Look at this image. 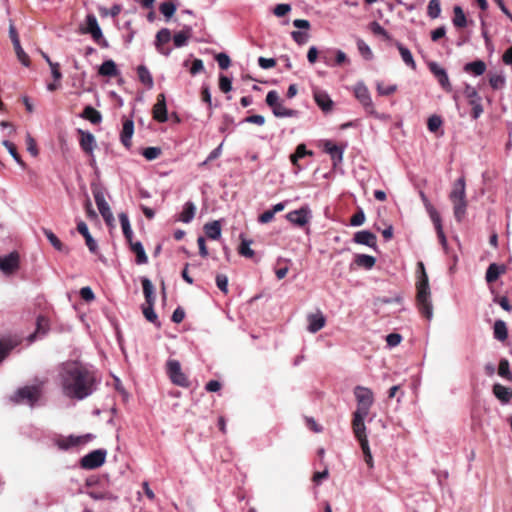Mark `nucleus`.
<instances>
[{
    "label": "nucleus",
    "mask_w": 512,
    "mask_h": 512,
    "mask_svg": "<svg viewBox=\"0 0 512 512\" xmlns=\"http://www.w3.org/2000/svg\"><path fill=\"white\" fill-rule=\"evenodd\" d=\"M428 67H429L430 72L438 80V83L440 84V86L447 92H450L452 90V86H451V83H450V80H449L446 70L436 62H430L428 64Z\"/></svg>",
    "instance_id": "f8f14e48"
},
{
    "label": "nucleus",
    "mask_w": 512,
    "mask_h": 512,
    "mask_svg": "<svg viewBox=\"0 0 512 512\" xmlns=\"http://www.w3.org/2000/svg\"><path fill=\"white\" fill-rule=\"evenodd\" d=\"M219 88L222 92L228 93L232 90V81L230 78L224 75H220Z\"/></svg>",
    "instance_id": "338daca9"
},
{
    "label": "nucleus",
    "mask_w": 512,
    "mask_h": 512,
    "mask_svg": "<svg viewBox=\"0 0 512 512\" xmlns=\"http://www.w3.org/2000/svg\"><path fill=\"white\" fill-rule=\"evenodd\" d=\"M2 145L7 149L9 154L12 156L14 161L23 169L26 168L25 162L22 160L21 156L19 155L16 146L9 140H3Z\"/></svg>",
    "instance_id": "a19ab883"
},
{
    "label": "nucleus",
    "mask_w": 512,
    "mask_h": 512,
    "mask_svg": "<svg viewBox=\"0 0 512 512\" xmlns=\"http://www.w3.org/2000/svg\"><path fill=\"white\" fill-rule=\"evenodd\" d=\"M77 132L80 134V147L87 154H93L96 146V140L94 135L90 131L78 129Z\"/></svg>",
    "instance_id": "dca6fc26"
},
{
    "label": "nucleus",
    "mask_w": 512,
    "mask_h": 512,
    "mask_svg": "<svg viewBox=\"0 0 512 512\" xmlns=\"http://www.w3.org/2000/svg\"><path fill=\"white\" fill-rule=\"evenodd\" d=\"M442 125V119L439 116L433 115L428 118L427 126L430 132H436Z\"/></svg>",
    "instance_id": "052dcab7"
},
{
    "label": "nucleus",
    "mask_w": 512,
    "mask_h": 512,
    "mask_svg": "<svg viewBox=\"0 0 512 512\" xmlns=\"http://www.w3.org/2000/svg\"><path fill=\"white\" fill-rule=\"evenodd\" d=\"M107 456V450L104 448L95 449L80 459V467L87 470L97 469L101 467Z\"/></svg>",
    "instance_id": "423d86ee"
},
{
    "label": "nucleus",
    "mask_w": 512,
    "mask_h": 512,
    "mask_svg": "<svg viewBox=\"0 0 512 512\" xmlns=\"http://www.w3.org/2000/svg\"><path fill=\"white\" fill-rule=\"evenodd\" d=\"M487 69L486 63L482 60H476L466 63L463 67L464 72L473 76H481Z\"/></svg>",
    "instance_id": "bb28decb"
},
{
    "label": "nucleus",
    "mask_w": 512,
    "mask_h": 512,
    "mask_svg": "<svg viewBox=\"0 0 512 512\" xmlns=\"http://www.w3.org/2000/svg\"><path fill=\"white\" fill-rule=\"evenodd\" d=\"M354 396L357 401V407L354 412L368 415L370 408L374 403V394L372 390L358 385L354 388Z\"/></svg>",
    "instance_id": "39448f33"
},
{
    "label": "nucleus",
    "mask_w": 512,
    "mask_h": 512,
    "mask_svg": "<svg viewBox=\"0 0 512 512\" xmlns=\"http://www.w3.org/2000/svg\"><path fill=\"white\" fill-rule=\"evenodd\" d=\"M192 35V28L191 27H185L183 30L177 32L173 36V42L174 46L176 48H181L187 45L188 39Z\"/></svg>",
    "instance_id": "c85d7f7f"
},
{
    "label": "nucleus",
    "mask_w": 512,
    "mask_h": 512,
    "mask_svg": "<svg viewBox=\"0 0 512 512\" xmlns=\"http://www.w3.org/2000/svg\"><path fill=\"white\" fill-rule=\"evenodd\" d=\"M141 154L149 161L157 159L161 154L159 147H147L144 148Z\"/></svg>",
    "instance_id": "13d9d810"
},
{
    "label": "nucleus",
    "mask_w": 512,
    "mask_h": 512,
    "mask_svg": "<svg viewBox=\"0 0 512 512\" xmlns=\"http://www.w3.org/2000/svg\"><path fill=\"white\" fill-rule=\"evenodd\" d=\"M121 122L122 130L120 132V141L123 146L128 149V117L123 115Z\"/></svg>",
    "instance_id": "603ef678"
},
{
    "label": "nucleus",
    "mask_w": 512,
    "mask_h": 512,
    "mask_svg": "<svg viewBox=\"0 0 512 512\" xmlns=\"http://www.w3.org/2000/svg\"><path fill=\"white\" fill-rule=\"evenodd\" d=\"M272 111L273 114L279 118L295 117L297 115L296 110L286 108L281 102L274 109H272Z\"/></svg>",
    "instance_id": "c03bdc74"
},
{
    "label": "nucleus",
    "mask_w": 512,
    "mask_h": 512,
    "mask_svg": "<svg viewBox=\"0 0 512 512\" xmlns=\"http://www.w3.org/2000/svg\"><path fill=\"white\" fill-rule=\"evenodd\" d=\"M357 48L360 52V54L366 59L371 60L373 58V53L370 47L362 40H357Z\"/></svg>",
    "instance_id": "5fc2aeb1"
},
{
    "label": "nucleus",
    "mask_w": 512,
    "mask_h": 512,
    "mask_svg": "<svg viewBox=\"0 0 512 512\" xmlns=\"http://www.w3.org/2000/svg\"><path fill=\"white\" fill-rule=\"evenodd\" d=\"M49 330V320L44 315H38L36 318V331L29 336L30 340H34L37 333L45 335Z\"/></svg>",
    "instance_id": "58836bf2"
},
{
    "label": "nucleus",
    "mask_w": 512,
    "mask_h": 512,
    "mask_svg": "<svg viewBox=\"0 0 512 512\" xmlns=\"http://www.w3.org/2000/svg\"><path fill=\"white\" fill-rule=\"evenodd\" d=\"M396 90H397V86L394 84L384 86L380 82L377 83V91H378L379 95H381V96H389V95L393 94Z\"/></svg>",
    "instance_id": "680f3d73"
},
{
    "label": "nucleus",
    "mask_w": 512,
    "mask_h": 512,
    "mask_svg": "<svg viewBox=\"0 0 512 512\" xmlns=\"http://www.w3.org/2000/svg\"><path fill=\"white\" fill-rule=\"evenodd\" d=\"M13 47H14L15 53L17 55V58L21 62V64L25 67H29L30 59H29V56L23 50L21 43H18L16 45H14Z\"/></svg>",
    "instance_id": "3c124183"
},
{
    "label": "nucleus",
    "mask_w": 512,
    "mask_h": 512,
    "mask_svg": "<svg viewBox=\"0 0 512 512\" xmlns=\"http://www.w3.org/2000/svg\"><path fill=\"white\" fill-rule=\"evenodd\" d=\"M204 231L208 238L217 240L221 236V224L215 220L204 225Z\"/></svg>",
    "instance_id": "473e14b6"
},
{
    "label": "nucleus",
    "mask_w": 512,
    "mask_h": 512,
    "mask_svg": "<svg viewBox=\"0 0 512 512\" xmlns=\"http://www.w3.org/2000/svg\"><path fill=\"white\" fill-rule=\"evenodd\" d=\"M368 415L361 413H353L352 419V430L355 438L359 441V444L362 445L364 442L368 443L366 426H365V418Z\"/></svg>",
    "instance_id": "1a4fd4ad"
},
{
    "label": "nucleus",
    "mask_w": 512,
    "mask_h": 512,
    "mask_svg": "<svg viewBox=\"0 0 512 512\" xmlns=\"http://www.w3.org/2000/svg\"><path fill=\"white\" fill-rule=\"evenodd\" d=\"M167 373L171 379V381L182 387H186L189 385V381L186 375L181 370V365L178 360L170 359L167 361Z\"/></svg>",
    "instance_id": "6e6552de"
},
{
    "label": "nucleus",
    "mask_w": 512,
    "mask_h": 512,
    "mask_svg": "<svg viewBox=\"0 0 512 512\" xmlns=\"http://www.w3.org/2000/svg\"><path fill=\"white\" fill-rule=\"evenodd\" d=\"M396 47L399 50V53L401 55V58H402L403 62L408 67H410L411 69L415 70L416 69V62H415V60L413 58V55H412L411 51L408 48H406L404 45H402L400 42L396 43Z\"/></svg>",
    "instance_id": "7c9ffc66"
},
{
    "label": "nucleus",
    "mask_w": 512,
    "mask_h": 512,
    "mask_svg": "<svg viewBox=\"0 0 512 512\" xmlns=\"http://www.w3.org/2000/svg\"><path fill=\"white\" fill-rule=\"evenodd\" d=\"M452 23L456 28H465L467 26V18L461 6L456 5L453 8Z\"/></svg>",
    "instance_id": "2f4dec72"
},
{
    "label": "nucleus",
    "mask_w": 512,
    "mask_h": 512,
    "mask_svg": "<svg viewBox=\"0 0 512 512\" xmlns=\"http://www.w3.org/2000/svg\"><path fill=\"white\" fill-rule=\"evenodd\" d=\"M20 257L18 252L12 251L7 255L0 256V270L5 275H11L19 269Z\"/></svg>",
    "instance_id": "9d476101"
},
{
    "label": "nucleus",
    "mask_w": 512,
    "mask_h": 512,
    "mask_svg": "<svg viewBox=\"0 0 512 512\" xmlns=\"http://www.w3.org/2000/svg\"><path fill=\"white\" fill-rule=\"evenodd\" d=\"M130 250L135 253L136 263L138 265L146 264L148 262V257L141 242L132 243L130 241Z\"/></svg>",
    "instance_id": "f704fd0d"
},
{
    "label": "nucleus",
    "mask_w": 512,
    "mask_h": 512,
    "mask_svg": "<svg viewBox=\"0 0 512 512\" xmlns=\"http://www.w3.org/2000/svg\"><path fill=\"white\" fill-rule=\"evenodd\" d=\"M171 39L172 35L168 28H162L157 32L155 38V47L160 54L164 56L170 55L171 49L165 48V44L169 43Z\"/></svg>",
    "instance_id": "4468645a"
},
{
    "label": "nucleus",
    "mask_w": 512,
    "mask_h": 512,
    "mask_svg": "<svg viewBox=\"0 0 512 512\" xmlns=\"http://www.w3.org/2000/svg\"><path fill=\"white\" fill-rule=\"evenodd\" d=\"M506 272V266L503 264L491 263L485 274V279L487 283L495 282L501 274Z\"/></svg>",
    "instance_id": "5701e85b"
},
{
    "label": "nucleus",
    "mask_w": 512,
    "mask_h": 512,
    "mask_svg": "<svg viewBox=\"0 0 512 512\" xmlns=\"http://www.w3.org/2000/svg\"><path fill=\"white\" fill-rule=\"evenodd\" d=\"M361 446V450L364 454V461L365 463L370 467V468H373V457H372V453H371V450H370V447H369V443H363Z\"/></svg>",
    "instance_id": "e2e57ef3"
},
{
    "label": "nucleus",
    "mask_w": 512,
    "mask_h": 512,
    "mask_svg": "<svg viewBox=\"0 0 512 512\" xmlns=\"http://www.w3.org/2000/svg\"><path fill=\"white\" fill-rule=\"evenodd\" d=\"M354 263L358 267H363L366 270H370L374 267L376 263V258L374 256L367 254H357L355 256Z\"/></svg>",
    "instance_id": "72a5a7b5"
},
{
    "label": "nucleus",
    "mask_w": 512,
    "mask_h": 512,
    "mask_svg": "<svg viewBox=\"0 0 512 512\" xmlns=\"http://www.w3.org/2000/svg\"><path fill=\"white\" fill-rule=\"evenodd\" d=\"M308 320V331L310 333H316L320 331L326 323V319L321 312L316 314H309L307 317Z\"/></svg>",
    "instance_id": "412c9836"
},
{
    "label": "nucleus",
    "mask_w": 512,
    "mask_h": 512,
    "mask_svg": "<svg viewBox=\"0 0 512 512\" xmlns=\"http://www.w3.org/2000/svg\"><path fill=\"white\" fill-rule=\"evenodd\" d=\"M313 98L323 112L327 113L332 110L333 101L326 91L314 89Z\"/></svg>",
    "instance_id": "2eb2a0df"
},
{
    "label": "nucleus",
    "mask_w": 512,
    "mask_h": 512,
    "mask_svg": "<svg viewBox=\"0 0 512 512\" xmlns=\"http://www.w3.org/2000/svg\"><path fill=\"white\" fill-rule=\"evenodd\" d=\"M83 493H86L89 497H91L94 500H109V501H117L118 497L108 491H98V490H87L82 491Z\"/></svg>",
    "instance_id": "ea45409f"
},
{
    "label": "nucleus",
    "mask_w": 512,
    "mask_h": 512,
    "mask_svg": "<svg viewBox=\"0 0 512 512\" xmlns=\"http://www.w3.org/2000/svg\"><path fill=\"white\" fill-rule=\"evenodd\" d=\"M80 117L90 121L92 124H99L102 121L101 113L91 105H87L83 109L82 113L80 114Z\"/></svg>",
    "instance_id": "cd10ccee"
},
{
    "label": "nucleus",
    "mask_w": 512,
    "mask_h": 512,
    "mask_svg": "<svg viewBox=\"0 0 512 512\" xmlns=\"http://www.w3.org/2000/svg\"><path fill=\"white\" fill-rule=\"evenodd\" d=\"M353 240L357 244L366 245L370 248H375L377 244L376 236L368 230H361L356 232L354 234Z\"/></svg>",
    "instance_id": "aec40b11"
},
{
    "label": "nucleus",
    "mask_w": 512,
    "mask_h": 512,
    "mask_svg": "<svg viewBox=\"0 0 512 512\" xmlns=\"http://www.w3.org/2000/svg\"><path fill=\"white\" fill-rule=\"evenodd\" d=\"M251 243L250 240L243 239L239 247V254L247 258H252L254 256V250L250 247Z\"/></svg>",
    "instance_id": "6e6d98bb"
},
{
    "label": "nucleus",
    "mask_w": 512,
    "mask_h": 512,
    "mask_svg": "<svg viewBox=\"0 0 512 512\" xmlns=\"http://www.w3.org/2000/svg\"><path fill=\"white\" fill-rule=\"evenodd\" d=\"M91 191L97 205V208L102 217L111 214L109 204L105 200L106 190L100 183L93 182L91 184Z\"/></svg>",
    "instance_id": "0eeeda50"
},
{
    "label": "nucleus",
    "mask_w": 512,
    "mask_h": 512,
    "mask_svg": "<svg viewBox=\"0 0 512 512\" xmlns=\"http://www.w3.org/2000/svg\"><path fill=\"white\" fill-rule=\"evenodd\" d=\"M77 231L85 238L86 245L91 253H96L98 244L89 232L87 224L80 220L77 223Z\"/></svg>",
    "instance_id": "6ab92c4d"
},
{
    "label": "nucleus",
    "mask_w": 512,
    "mask_h": 512,
    "mask_svg": "<svg viewBox=\"0 0 512 512\" xmlns=\"http://www.w3.org/2000/svg\"><path fill=\"white\" fill-rule=\"evenodd\" d=\"M18 343L12 339L0 341V364L10 355Z\"/></svg>",
    "instance_id": "4c0bfd02"
},
{
    "label": "nucleus",
    "mask_w": 512,
    "mask_h": 512,
    "mask_svg": "<svg viewBox=\"0 0 512 512\" xmlns=\"http://www.w3.org/2000/svg\"><path fill=\"white\" fill-rule=\"evenodd\" d=\"M153 117L155 120L161 123L166 122L168 119L164 94H159L157 97V102L153 107Z\"/></svg>",
    "instance_id": "a211bd4d"
},
{
    "label": "nucleus",
    "mask_w": 512,
    "mask_h": 512,
    "mask_svg": "<svg viewBox=\"0 0 512 512\" xmlns=\"http://www.w3.org/2000/svg\"><path fill=\"white\" fill-rule=\"evenodd\" d=\"M42 232L55 250L65 254L69 253V248L65 246L50 229L42 228Z\"/></svg>",
    "instance_id": "a878e982"
},
{
    "label": "nucleus",
    "mask_w": 512,
    "mask_h": 512,
    "mask_svg": "<svg viewBox=\"0 0 512 512\" xmlns=\"http://www.w3.org/2000/svg\"><path fill=\"white\" fill-rule=\"evenodd\" d=\"M79 295L86 302H91L95 299V294L89 286L82 287L79 291Z\"/></svg>",
    "instance_id": "0e129e2a"
},
{
    "label": "nucleus",
    "mask_w": 512,
    "mask_h": 512,
    "mask_svg": "<svg viewBox=\"0 0 512 512\" xmlns=\"http://www.w3.org/2000/svg\"><path fill=\"white\" fill-rule=\"evenodd\" d=\"M63 394L71 399L83 400L96 389L94 375L78 362H66L59 372Z\"/></svg>",
    "instance_id": "f257e3e1"
},
{
    "label": "nucleus",
    "mask_w": 512,
    "mask_h": 512,
    "mask_svg": "<svg viewBox=\"0 0 512 512\" xmlns=\"http://www.w3.org/2000/svg\"><path fill=\"white\" fill-rule=\"evenodd\" d=\"M354 95L369 113H374V105L370 92L363 82H358L354 87Z\"/></svg>",
    "instance_id": "9b49d317"
},
{
    "label": "nucleus",
    "mask_w": 512,
    "mask_h": 512,
    "mask_svg": "<svg viewBox=\"0 0 512 512\" xmlns=\"http://www.w3.org/2000/svg\"><path fill=\"white\" fill-rule=\"evenodd\" d=\"M56 444L60 450L66 451L72 447L78 446L79 438H77L75 435H69L66 438L58 440Z\"/></svg>",
    "instance_id": "37998d69"
},
{
    "label": "nucleus",
    "mask_w": 512,
    "mask_h": 512,
    "mask_svg": "<svg viewBox=\"0 0 512 512\" xmlns=\"http://www.w3.org/2000/svg\"><path fill=\"white\" fill-rule=\"evenodd\" d=\"M142 312L147 321L160 327L161 323L158 321V316L154 311V302H146V304L142 306Z\"/></svg>",
    "instance_id": "c9c22d12"
},
{
    "label": "nucleus",
    "mask_w": 512,
    "mask_h": 512,
    "mask_svg": "<svg viewBox=\"0 0 512 512\" xmlns=\"http://www.w3.org/2000/svg\"><path fill=\"white\" fill-rule=\"evenodd\" d=\"M137 75H138L139 81L144 86H146V88L151 89L153 87V85H154L153 77L146 66H144V65L138 66Z\"/></svg>",
    "instance_id": "c756f323"
},
{
    "label": "nucleus",
    "mask_w": 512,
    "mask_h": 512,
    "mask_svg": "<svg viewBox=\"0 0 512 512\" xmlns=\"http://www.w3.org/2000/svg\"><path fill=\"white\" fill-rule=\"evenodd\" d=\"M498 374L502 378L511 381L512 380V372L510 371L509 362L507 359H501L498 367Z\"/></svg>",
    "instance_id": "8fccbe9b"
},
{
    "label": "nucleus",
    "mask_w": 512,
    "mask_h": 512,
    "mask_svg": "<svg viewBox=\"0 0 512 512\" xmlns=\"http://www.w3.org/2000/svg\"><path fill=\"white\" fill-rule=\"evenodd\" d=\"M160 12L167 18V19H170L175 11H176V6L175 4H173L172 2H163L160 7Z\"/></svg>",
    "instance_id": "4d7b16f0"
},
{
    "label": "nucleus",
    "mask_w": 512,
    "mask_h": 512,
    "mask_svg": "<svg viewBox=\"0 0 512 512\" xmlns=\"http://www.w3.org/2000/svg\"><path fill=\"white\" fill-rule=\"evenodd\" d=\"M463 93L464 96L468 99L469 104H472V102L475 101H482V98L478 94L476 88L471 86L470 84H465Z\"/></svg>",
    "instance_id": "09e8293b"
},
{
    "label": "nucleus",
    "mask_w": 512,
    "mask_h": 512,
    "mask_svg": "<svg viewBox=\"0 0 512 512\" xmlns=\"http://www.w3.org/2000/svg\"><path fill=\"white\" fill-rule=\"evenodd\" d=\"M493 394L502 404H507L512 399V389L499 383L493 385Z\"/></svg>",
    "instance_id": "b1692460"
},
{
    "label": "nucleus",
    "mask_w": 512,
    "mask_h": 512,
    "mask_svg": "<svg viewBox=\"0 0 512 512\" xmlns=\"http://www.w3.org/2000/svg\"><path fill=\"white\" fill-rule=\"evenodd\" d=\"M416 302L419 311L428 320L433 317V306L431 301V291L429 286L428 275L425 270L424 263L419 261L416 269Z\"/></svg>",
    "instance_id": "f03ea898"
},
{
    "label": "nucleus",
    "mask_w": 512,
    "mask_h": 512,
    "mask_svg": "<svg viewBox=\"0 0 512 512\" xmlns=\"http://www.w3.org/2000/svg\"><path fill=\"white\" fill-rule=\"evenodd\" d=\"M467 201H455L453 202L454 216L458 222H461L466 214Z\"/></svg>",
    "instance_id": "a18cd8bd"
},
{
    "label": "nucleus",
    "mask_w": 512,
    "mask_h": 512,
    "mask_svg": "<svg viewBox=\"0 0 512 512\" xmlns=\"http://www.w3.org/2000/svg\"><path fill=\"white\" fill-rule=\"evenodd\" d=\"M371 31L378 36H382L386 40H390V34L376 21L370 24Z\"/></svg>",
    "instance_id": "bf43d9fd"
},
{
    "label": "nucleus",
    "mask_w": 512,
    "mask_h": 512,
    "mask_svg": "<svg viewBox=\"0 0 512 512\" xmlns=\"http://www.w3.org/2000/svg\"><path fill=\"white\" fill-rule=\"evenodd\" d=\"M324 151L330 155L335 167L342 162L344 148L334 144L330 140H327L324 143Z\"/></svg>",
    "instance_id": "f3484780"
},
{
    "label": "nucleus",
    "mask_w": 512,
    "mask_h": 512,
    "mask_svg": "<svg viewBox=\"0 0 512 512\" xmlns=\"http://www.w3.org/2000/svg\"><path fill=\"white\" fill-rule=\"evenodd\" d=\"M441 14V3L440 0H430L427 6V15L431 19H436Z\"/></svg>",
    "instance_id": "de8ad7c7"
},
{
    "label": "nucleus",
    "mask_w": 512,
    "mask_h": 512,
    "mask_svg": "<svg viewBox=\"0 0 512 512\" xmlns=\"http://www.w3.org/2000/svg\"><path fill=\"white\" fill-rule=\"evenodd\" d=\"M41 397V389L38 386H24L18 388L12 396H10V400L15 404H23L26 403L29 407L33 408L37 404Z\"/></svg>",
    "instance_id": "7ed1b4c3"
},
{
    "label": "nucleus",
    "mask_w": 512,
    "mask_h": 512,
    "mask_svg": "<svg viewBox=\"0 0 512 512\" xmlns=\"http://www.w3.org/2000/svg\"><path fill=\"white\" fill-rule=\"evenodd\" d=\"M490 86L495 89H501L505 85V77L501 74H492L489 77Z\"/></svg>",
    "instance_id": "864d4df0"
},
{
    "label": "nucleus",
    "mask_w": 512,
    "mask_h": 512,
    "mask_svg": "<svg viewBox=\"0 0 512 512\" xmlns=\"http://www.w3.org/2000/svg\"><path fill=\"white\" fill-rule=\"evenodd\" d=\"M310 218V210L306 207L290 211L286 214V219L299 227L305 226L309 222Z\"/></svg>",
    "instance_id": "ddd939ff"
},
{
    "label": "nucleus",
    "mask_w": 512,
    "mask_h": 512,
    "mask_svg": "<svg viewBox=\"0 0 512 512\" xmlns=\"http://www.w3.org/2000/svg\"><path fill=\"white\" fill-rule=\"evenodd\" d=\"M195 212L196 206L194 205V203L191 201L186 202L183 207V211L179 216V221L183 223H190L195 216Z\"/></svg>",
    "instance_id": "e433bc0d"
},
{
    "label": "nucleus",
    "mask_w": 512,
    "mask_h": 512,
    "mask_svg": "<svg viewBox=\"0 0 512 512\" xmlns=\"http://www.w3.org/2000/svg\"><path fill=\"white\" fill-rule=\"evenodd\" d=\"M494 337L499 341H504L508 337L506 323L503 320H496L494 323Z\"/></svg>",
    "instance_id": "79ce46f5"
},
{
    "label": "nucleus",
    "mask_w": 512,
    "mask_h": 512,
    "mask_svg": "<svg viewBox=\"0 0 512 512\" xmlns=\"http://www.w3.org/2000/svg\"><path fill=\"white\" fill-rule=\"evenodd\" d=\"M216 61L219 65V67L223 70L225 69H228L230 64H231V60H230V57L225 54V53H219L216 55Z\"/></svg>",
    "instance_id": "774afa93"
},
{
    "label": "nucleus",
    "mask_w": 512,
    "mask_h": 512,
    "mask_svg": "<svg viewBox=\"0 0 512 512\" xmlns=\"http://www.w3.org/2000/svg\"><path fill=\"white\" fill-rule=\"evenodd\" d=\"M266 103L269 107L274 109L279 103V95L275 90L269 91L266 95Z\"/></svg>",
    "instance_id": "69168bd1"
},
{
    "label": "nucleus",
    "mask_w": 512,
    "mask_h": 512,
    "mask_svg": "<svg viewBox=\"0 0 512 512\" xmlns=\"http://www.w3.org/2000/svg\"><path fill=\"white\" fill-rule=\"evenodd\" d=\"M450 199L452 202L466 200L465 179L463 177L455 182L450 193Z\"/></svg>",
    "instance_id": "393cba45"
},
{
    "label": "nucleus",
    "mask_w": 512,
    "mask_h": 512,
    "mask_svg": "<svg viewBox=\"0 0 512 512\" xmlns=\"http://www.w3.org/2000/svg\"><path fill=\"white\" fill-rule=\"evenodd\" d=\"M98 73L99 75L105 77H117L120 75V71L117 67V64L112 59L105 60L99 66Z\"/></svg>",
    "instance_id": "4be33fe9"
},
{
    "label": "nucleus",
    "mask_w": 512,
    "mask_h": 512,
    "mask_svg": "<svg viewBox=\"0 0 512 512\" xmlns=\"http://www.w3.org/2000/svg\"><path fill=\"white\" fill-rule=\"evenodd\" d=\"M143 293L145 295L146 302H154V286L148 278L142 280Z\"/></svg>",
    "instance_id": "49530a36"
},
{
    "label": "nucleus",
    "mask_w": 512,
    "mask_h": 512,
    "mask_svg": "<svg viewBox=\"0 0 512 512\" xmlns=\"http://www.w3.org/2000/svg\"><path fill=\"white\" fill-rule=\"evenodd\" d=\"M82 34L91 35L92 39L101 47L107 48L108 42L103 36L101 27L98 24L96 16L92 13L88 14L85 19V27H80Z\"/></svg>",
    "instance_id": "20e7f679"
}]
</instances>
